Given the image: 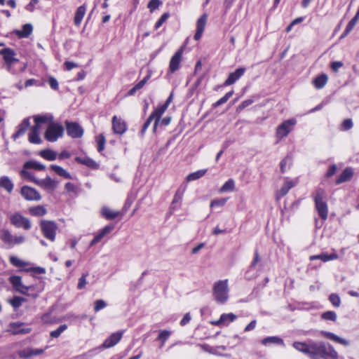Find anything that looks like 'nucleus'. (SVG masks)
<instances>
[{"mask_svg": "<svg viewBox=\"0 0 359 359\" xmlns=\"http://www.w3.org/2000/svg\"><path fill=\"white\" fill-rule=\"evenodd\" d=\"M214 299L219 304H224L229 299L228 279L216 281L212 287Z\"/></svg>", "mask_w": 359, "mask_h": 359, "instance_id": "nucleus-1", "label": "nucleus"}, {"mask_svg": "<svg viewBox=\"0 0 359 359\" xmlns=\"http://www.w3.org/2000/svg\"><path fill=\"white\" fill-rule=\"evenodd\" d=\"M297 123L295 118H290L283 121L276 128V137L278 140L287 137L290 132L294 129V126Z\"/></svg>", "mask_w": 359, "mask_h": 359, "instance_id": "nucleus-2", "label": "nucleus"}, {"mask_svg": "<svg viewBox=\"0 0 359 359\" xmlns=\"http://www.w3.org/2000/svg\"><path fill=\"white\" fill-rule=\"evenodd\" d=\"M40 226L44 237L50 241H54L58 228L57 224L53 221L42 220L40 222Z\"/></svg>", "mask_w": 359, "mask_h": 359, "instance_id": "nucleus-3", "label": "nucleus"}, {"mask_svg": "<svg viewBox=\"0 0 359 359\" xmlns=\"http://www.w3.org/2000/svg\"><path fill=\"white\" fill-rule=\"evenodd\" d=\"M64 133L63 127L55 123H50L45 133V138L51 142H55L62 137Z\"/></svg>", "mask_w": 359, "mask_h": 359, "instance_id": "nucleus-4", "label": "nucleus"}, {"mask_svg": "<svg viewBox=\"0 0 359 359\" xmlns=\"http://www.w3.org/2000/svg\"><path fill=\"white\" fill-rule=\"evenodd\" d=\"M0 239L6 244L9 248L13 247L24 243L25 238L22 236H14L11 232L6 229L0 230Z\"/></svg>", "mask_w": 359, "mask_h": 359, "instance_id": "nucleus-5", "label": "nucleus"}, {"mask_svg": "<svg viewBox=\"0 0 359 359\" xmlns=\"http://www.w3.org/2000/svg\"><path fill=\"white\" fill-rule=\"evenodd\" d=\"M316 210L318 212V216L323 221H325L327 219V203L323 199V195L320 192L316 194Z\"/></svg>", "mask_w": 359, "mask_h": 359, "instance_id": "nucleus-6", "label": "nucleus"}, {"mask_svg": "<svg viewBox=\"0 0 359 359\" xmlns=\"http://www.w3.org/2000/svg\"><path fill=\"white\" fill-rule=\"evenodd\" d=\"M9 219L11 224L17 228H23L25 230H29L32 227L29 219L19 212L11 215Z\"/></svg>", "mask_w": 359, "mask_h": 359, "instance_id": "nucleus-7", "label": "nucleus"}, {"mask_svg": "<svg viewBox=\"0 0 359 359\" xmlns=\"http://www.w3.org/2000/svg\"><path fill=\"white\" fill-rule=\"evenodd\" d=\"M186 189L187 184H182L177 189L169 208L170 214H172L175 210L180 208Z\"/></svg>", "mask_w": 359, "mask_h": 359, "instance_id": "nucleus-8", "label": "nucleus"}, {"mask_svg": "<svg viewBox=\"0 0 359 359\" xmlns=\"http://www.w3.org/2000/svg\"><path fill=\"white\" fill-rule=\"evenodd\" d=\"M66 130L69 136L72 138H80L83 135V128L76 122H69L66 121Z\"/></svg>", "mask_w": 359, "mask_h": 359, "instance_id": "nucleus-9", "label": "nucleus"}, {"mask_svg": "<svg viewBox=\"0 0 359 359\" xmlns=\"http://www.w3.org/2000/svg\"><path fill=\"white\" fill-rule=\"evenodd\" d=\"M20 194L27 201H40L41 198L40 194L35 189L28 186H23Z\"/></svg>", "mask_w": 359, "mask_h": 359, "instance_id": "nucleus-10", "label": "nucleus"}, {"mask_svg": "<svg viewBox=\"0 0 359 359\" xmlns=\"http://www.w3.org/2000/svg\"><path fill=\"white\" fill-rule=\"evenodd\" d=\"M0 55H2L3 59L8 66V69H11V66L14 63L18 62V59L15 57V51L10 48H6L0 50Z\"/></svg>", "mask_w": 359, "mask_h": 359, "instance_id": "nucleus-11", "label": "nucleus"}, {"mask_svg": "<svg viewBox=\"0 0 359 359\" xmlns=\"http://www.w3.org/2000/svg\"><path fill=\"white\" fill-rule=\"evenodd\" d=\"M9 282L13 285L14 290H15L17 292L22 294H27L29 287L22 284L20 276H12L9 278Z\"/></svg>", "mask_w": 359, "mask_h": 359, "instance_id": "nucleus-12", "label": "nucleus"}, {"mask_svg": "<svg viewBox=\"0 0 359 359\" xmlns=\"http://www.w3.org/2000/svg\"><path fill=\"white\" fill-rule=\"evenodd\" d=\"M207 20H208V14L207 13H203L198 19L197 22H196V32L194 36V38L196 41H198L201 38L203 33L204 32L205 25H206Z\"/></svg>", "mask_w": 359, "mask_h": 359, "instance_id": "nucleus-13", "label": "nucleus"}, {"mask_svg": "<svg viewBox=\"0 0 359 359\" xmlns=\"http://www.w3.org/2000/svg\"><path fill=\"white\" fill-rule=\"evenodd\" d=\"M293 347L297 351L304 353L311 359H314V346L302 342H294Z\"/></svg>", "mask_w": 359, "mask_h": 359, "instance_id": "nucleus-14", "label": "nucleus"}, {"mask_svg": "<svg viewBox=\"0 0 359 359\" xmlns=\"http://www.w3.org/2000/svg\"><path fill=\"white\" fill-rule=\"evenodd\" d=\"M112 129L114 133L123 135L127 130V126L123 120L114 116L112 118Z\"/></svg>", "mask_w": 359, "mask_h": 359, "instance_id": "nucleus-15", "label": "nucleus"}, {"mask_svg": "<svg viewBox=\"0 0 359 359\" xmlns=\"http://www.w3.org/2000/svg\"><path fill=\"white\" fill-rule=\"evenodd\" d=\"M354 175L353 168L351 167L346 168L337 177L335 184L339 185L341 183L351 180Z\"/></svg>", "mask_w": 359, "mask_h": 359, "instance_id": "nucleus-16", "label": "nucleus"}, {"mask_svg": "<svg viewBox=\"0 0 359 359\" xmlns=\"http://www.w3.org/2000/svg\"><path fill=\"white\" fill-rule=\"evenodd\" d=\"M123 333V331H120L111 334L107 339L104 340L102 346L104 348H108L115 346L122 338Z\"/></svg>", "mask_w": 359, "mask_h": 359, "instance_id": "nucleus-17", "label": "nucleus"}, {"mask_svg": "<svg viewBox=\"0 0 359 359\" xmlns=\"http://www.w3.org/2000/svg\"><path fill=\"white\" fill-rule=\"evenodd\" d=\"M245 71L246 69L245 67H239L233 72L230 73L228 78L224 81V86H230L233 84L245 74Z\"/></svg>", "mask_w": 359, "mask_h": 359, "instance_id": "nucleus-18", "label": "nucleus"}, {"mask_svg": "<svg viewBox=\"0 0 359 359\" xmlns=\"http://www.w3.org/2000/svg\"><path fill=\"white\" fill-rule=\"evenodd\" d=\"M182 52L183 50L182 48H181L172 57L169 65V70L171 73H174L179 69L180 64L182 60Z\"/></svg>", "mask_w": 359, "mask_h": 359, "instance_id": "nucleus-19", "label": "nucleus"}, {"mask_svg": "<svg viewBox=\"0 0 359 359\" xmlns=\"http://www.w3.org/2000/svg\"><path fill=\"white\" fill-rule=\"evenodd\" d=\"M36 184L53 191L57 187V182L50 177H46L45 179L36 180Z\"/></svg>", "mask_w": 359, "mask_h": 359, "instance_id": "nucleus-20", "label": "nucleus"}, {"mask_svg": "<svg viewBox=\"0 0 359 359\" xmlns=\"http://www.w3.org/2000/svg\"><path fill=\"white\" fill-rule=\"evenodd\" d=\"M114 229V225H107L102 229L97 235H96L94 238L91 241L90 243V246H93L100 242L102 238H104L106 235L109 233Z\"/></svg>", "mask_w": 359, "mask_h": 359, "instance_id": "nucleus-21", "label": "nucleus"}, {"mask_svg": "<svg viewBox=\"0 0 359 359\" xmlns=\"http://www.w3.org/2000/svg\"><path fill=\"white\" fill-rule=\"evenodd\" d=\"M29 126H30L29 118H25L22 121V123L18 126V130L16 131L15 133H14L13 135V138L14 140H16L19 137L23 135L25 133V132L27 131V130L29 128Z\"/></svg>", "mask_w": 359, "mask_h": 359, "instance_id": "nucleus-22", "label": "nucleus"}, {"mask_svg": "<svg viewBox=\"0 0 359 359\" xmlns=\"http://www.w3.org/2000/svg\"><path fill=\"white\" fill-rule=\"evenodd\" d=\"M167 109L165 106L161 105L158 107H157L151 114V116L154 118V124L153 127V130L155 131L157 126L158 125L160 118L163 114L165 111Z\"/></svg>", "mask_w": 359, "mask_h": 359, "instance_id": "nucleus-23", "label": "nucleus"}, {"mask_svg": "<svg viewBox=\"0 0 359 359\" xmlns=\"http://www.w3.org/2000/svg\"><path fill=\"white\" fill-rule=\"evenodd\" d=\"M75 161L93 169H97L99 168V164L89 157L77 156L75 158Z\"/></svg>", "mask_w": 359, "mask_h": 359, "instance_id": "nucleus-24", "label": "nucleus"}, {"mask_svg": "<svg viewBox=\"0 0 359 359\" xmlns=\"http://www.w3.org/2000/svg\"><path fill=\"white\" fill-rule=\"evenodd\" d=\"M358 20H359V8H358L355 16L348 22L343 34L341 36V38H344V37L346 36L353 30V29L355 26Z\"/></svg>", "mask_w": 359, "mask_h": 359, "instance_id": "nucleus-25", "label": "nucleus"}, {"mask_svg": "<svg viewBox=\"0 0 359 359\" xmlns=\"http://www.w3.org/2000/svg\"><path fill=\"white\" fill-rule=\"evenodd\" d=\"M262 344L265 346H269L271 344H278L283 346H285L283 340L279 337L273 336L267 337L262 340Z\"/></svg>", "mask_w": 359, "mask_h": 359, "instance_id": "nucleus-26", "label": "nucleus"}, {"mask_svg": "<svg viewBox=\"0 0 359 359\" xmlns=\"http://www.w3.org/2000/svg\"><path fill=\"white\" fill-rule=\"evenodd\" d=\"M14 184L12 180L7 176L0 177V187L4 189L7 192L11 193L13 189Z\"/></svg>", "mask_w": 359, "mask_h": 359, "instance_id": "nucleus-27", "label": "nucleus"}, {"mask_svg": "<svg viewBox=\"0 0 359 359\" xmlns=\"http://www.w3.org/2000/svg\"><path fill=\"white\" fill-rule=\"evenodd\" d=\"M295 185V182L290 180H287L280 188V189L277 192V198H280L287 194L289 190L292 188Z\"/></svg>", "mask_w": 359, "mask_h": 359, "instance_id": "nucleus-28", "label": "nucleus"}, {"mask_svg": "<svg viewBox=\"0 0 359 359\" xmlns=\"http://www.w3.org/2000/svg\"><path fill=\"white\" fill-rule=\"evenodd\" d=\"M86 11V7L85 5H82L77 8L74 19V22L76 26L80 25Z\"/></svg>", "mask_w": 359, "mask_h": 359, "instance_id": "nucleus-29", "label": "nucleus"}, {"mask_svg": "<svg viewBox=\"0 0 359 359\" xmlns=\"http://www.w3.org/2000/svg\"><path fill=\"white\" fill-rule=\"evenodd\" d=\"M322 334L326 338L330 339L335 342H337V343L341 344L344 346L348 345V342L346 340L338 337L337 335H336L332 332L323 331Z\"/></svg>", "mask_w": 359, "mask_h": 359, "instance_id": "nucleus-30", "label": "nucleus"}, {"mask_svg": "<svg viewBox=\"0 0 359 359\" xmlns=\"http://www.w3.org/2000/svg\"><path fill=\"white\" fill-rule=\"evenodd\" d=\"M25 169H34L36 170H43L46 169V166L35 161H29L24 164Z\"/></svg>", "mask_w": 359, "mask_h": 359, "instance_id": "nucleus-31", "label": "nucleus"}, {"mask_svg": "<svg viewBox=\"0 0 359 359\" xmlns=\"http://www.w3.org/2000/svg\"><path fill=\"white\" fill-rule=\"evenodd\" d=\"M102 215L107 219H113L120 215V212L114 211L109 208L104 207L102 209Z\"/></svg>", "mask_w": 359, "mask_h": 359, "instance_id": "nucleus-32", "label": "nucleus"}, {"mask_svg": "<svg viewBox=\"0 0 359 359\" xmlns=\"http://www.w3.org/2000/svg\"><path fill=\"white\" fill-rule=\"evenodd\" d=\"M50 169L53 170L56 174L63 177L65 179H72V176L69 172L59 165H50Z\"/></svg>", "mask_w": 359, "mask_h": 359, "instance_id": "nucleus-33", "label": "nucleus"}, {"mask_svg": "<svg viewBox=\"0 0 359 359\" xmlns=\"http://www.w3.org/2000/svg\"><path fill=\"white\" fill-rule=\"evenodd\" d=\"M206 172L207 169L197 170L188 175L186 177V180L187 182L196 180L204 176Z\"/></svg>", "mask_w": 359, "mask_h": 359, "instance_id": "nucleus-34", "label": "nucleus"}, {"mask_svg": "<svg viewBox=\"0 0 359 359\" xmlns=\"http://www.w3.org/2000/svg\"><path fill=\"white\" fill-rule=\"evenodd\" d=\"M29 213L33 216H43L47 213L46 209L42 205H37L29 208Z\"/></svg>", "mask_w": 359, "mask_h": 359, "instance_id": "nucleus-35", "label": "nucleus"}, {"mask_svg": "<svg viewBox=\"0 0 359 359\" xmlns=\"http://www.w3.org/2000/svg\"><path fill=\"white\" fill-rule=\"evenodd\" d=\"M328 81V76L325 74H321L316 77V88H323Z\"/></svg>", "mask_w": 359, "mask_h": 359, "instance_id": "nucleus-36", "label": "nucleus"}, {"mask_svg": "<svg viewBox=\"0 0 359 359\" xmlns=\"http://www.w3.org/2000/svg\"><path fill=\"white\" fill-rule=\"evenodd\" d=\"M32 32V26L30 24H26L23 25L22 29L17 31L16 34L20 38L27 37L30 35Z\"/></svg>", "mask_w": 359, "mask_h": 359, "instance_id": "nucleus-37", "label": "nucleus"}, {"mask_svg": "<svg viewBox=\"0 0 359 359\" xmlns=\"http://www.w3.org/2000/svg\"><path fill=\"white\" fill-rule=\"evenodd\" d=\"M259 261V254L256 251L255 252V257H254L253 261L250 264L249 269L246 272V278L247 279L250 280L255 277L254 275H250V273L252 270H253L255 269V266L257 265V264L258 263Z\"/></svg>", "mask_w": 359, "mask_h": 359, "instance_id": "nucleus-38", "label": "nucleus"}, {"mask_svg": "<svg viewBox=\"0 0 359 359\" xmlns=\"http://www.w3.org/2000/svg\"><path fill=\"white\" fill-rule=\"evenodd\" d=\"M39 154L41 157L48 161H54L57 157L56 153L50 149L42 150Z\"/></svg>", "mask_w": 359, "mask_h": 359, "instance_id": "nucleus-39", "label": "nucleus"}, {"mask_svg": "<svg viewBox=\"0 0 359 359\" xmlns=\"http://www.w3.org/2000/svg\"><path fill=\"white\" fill-rule=\"evenodd\" d=\"M237 318V316L232 313H223L220 316V321H222L224 325H229V323L233 322Z\"/></svg>", "mask_w": 359, "mask_h": 359, "instance_id": "nucleus-40", "label": "nucleus"}, {"mask_svg": "<svg viewBox=\"0 0 359 359\" xmlns=\"http://www.w3.org/2000/svg\"><path fill=\"white\" fill-rule=\"evenodd\" d=\"M320 318L323 320L335 322L337 320V316L333 311H327L321 314Z\"/></svg>", "mask_w": 359, "mask_h": 359, "instance_id": "nucleus-41", "label": "nucleus"}, {"mask_svg": "<svg viewBox=\"0 0 359 359\" xmlns=\"http://www.w3.org/2000/svg\"><path fill=\"white\" fill-rule=\"evenodd\" d=\"M338 255L336 253H332L330 255L323 253L318 255H316V259H321L323 262H327L330 260L337 259Z\"/></svg>", "mask_w": 359, "mask_h": 359, "instance_id": "nucleus-42", "label": "nucleus"}, {"mask_svg": "<svg viewBox=\"0 0 359 359\" xmlns=\"http://www.w3.org/2000/svg\"><path fill=\"white\" fill-rule=\"evenodd\" d=\"M25 302H26L25 298L18 296H15L12 299L9 300L10 304L15 309L19 308Z\"/></svg>", "mask_w": 359, "mask_h": 359, "instance_id": "nucleus-43", "label": "nucleus"}, {"mask_svg": "<svg viewBox=\"0 0 359 359\" xmlns=\"http://www.w3.org/2000/svg\"><path fill=\"white\" fill-rule=\"evenodd\" d=\"M233 94V90L228 92L222 98H220L218 101L215 102L212 104V107L215 108V107H217L226 103L229 100V99L232 96Z\"/></svg>", "mask_w": 359, "mask_h": 359, "instance_id": "nucleus-44", "label": "nucleus"}, {"mask_svg": "<svg viewBox=\"0 0 359 359\" xmlns=\"http://www.w3.org/2000/svg\"><path fill=\"white\" fill-rule=\"evenodd\" d=\"M233 94V90L228 92L222 98H220L218 101L215 102L212 104V107L215 108V107H217L226 103L229 100V99L232 96Z\"/></svg>", "mask_w": 359, "mask_h": 359, "instance_id": "nucleus-45", "label": "nucleus"}, {"mask_svg": "<svg viewBox=\"0 0 359 359\" xmlns=\"http://www.w3.org/2000/svg\"><path fill=\"white\" fill-rule=\"evenodd\" d=\"M29 141L32 144H41V140L39 136V133L30 131L29 133Z\"/></svg>", "mask_w": 359, "mask_h": 359, "instance_id": "nucleus-46", "label": "nucleus"}, {"mask_svg": "<svg viewBox=\"0 0 359 359\" xmlns=\"http://www.w3.org/2000/svg\"><path fill=\"white\" fill-rule=\"evenodd\" d=\"M171 334V332L164 330L160 332L158 339L161 341V346H163L167 339L169 338V337Z\"/></svg>", "mask_w": 359, "mask_h": 359, "instance_id": "nucleus-47", "label": "nucleus"}, {"mask_svg": "<svg viewBox=\"0 0 359 359\" xmlns=\"http://www.w3.org/2000/svg\"><path fill=\"white\" fill-rule=\"evenodd\" d=\"M96 142L97 144V151L99 152L102 151L104 149V145L106 142L104 135L100 134L98 136H97Z\"/></svg>", "mask_w": 359, "mask_h": 359, "instance_id": "nucleus-48", "label": "nucleus"}, {"mask_svg": "<svg viewBox=\"0 0 359 359\" xmlns=\"http://www.w3.org/2000/svg\"><path fill=\"white\" fill-rule=\"evenodd\" d=\"M235 183L234 181L231 179L226 181L223 186L221 187L220 191L222 192H226L229 191H233L234 189Z\"/></svg>", "mask_w": 359, "mask_h": 359, "instance_id": "nucleus-49", "label": "nucleus"}, {"mask_svg": "<svg viewBox=\"0 0 359 359\" xmlns=\"http://www.w3.org/2000/svg\"><path fill=\"white\" fill-rule=\"evenodd\" d=\"M67 328V325H61L55 330L51 331L50 335L53 338H57Z\"/></svg>", "mask_w": 359, "mask_h": 359, "instance_id": "nucleus-50", "label": "nucleus"}, {"mask_svg": "<svg viewBox=\"0 0 359 359\" xmlns=\"http://www.w3.org/2000/svg\"><path fill=\"white\" fill-rule=\"evenodd\" d=\"M329 300L334 307H339L341 304V299L336 293H332L329 297Z\"/></svg>", "mask_w": 359, "mask_h": 359, "instance_id": "nucleus-51", "label": "nucleus"}, {"mask_svg": "<svg viewBox=\"0 0 359 359\" xmlns=\"http://www.w3.org/2000/svg\"><path fill=\"white\" fill-rule=\"evenodd\" d=\"M291 163H292V158L290 156H287L285 158H284L280 162L281 172L284 173L287 170L286 166L288 165V167H290Z\"/></svg>", "mask_w": 359, "mask_h": 359, "instance_id": "nucleus-52", "label": "nucleus"}, {"mask_svg": "<svg viewBox=\"0 0 359 359\" xmlns=\"http://www.w3.org/2000/svg\"><path fill=\"white\" fill-rule=\"evenodd\" d=\"M20 326V324H18L17 323H14L13 324H11V327L15 330V334H20V333H22V334H27V333H29L30 332V329L29 328H22V329H18Z\"/></svg>", "mask_w": 359, "mask_h": 359, "instance_id": "nucleus-53", "label": "nucleus"}, {"mask_svg": "<svg viewBox=\"0 0 359 359\" xmlns=\"http://www.w3.org/2000/svg\"><path fill=\"white\" fill-rule=\"evenodd\" d=\"M161 4L162 2L160 0H150L147 7L151 12H153L154 10L157 9Z\"/></svg>", "mask_w": 359, "mask_h": 359, "instance_id": "nucleus-54", "label": "nucleus"}, {"mask_svg": "<svg viewBox=\"0 0 359 359\" xmlns=\"http://www.w3.org/2000/svg\"><path fill=\"white\" fill-rule=\"evenodd\" d=\"M10 262L15 266L17 267H22L25 266V262L22 260L20 259L17 257H10Z\"/></svg>", "mask_w": 359, "mask_h": 359, "instance_id": "nucleus-55", "label": "nucleus"}, {"mask_svg": "<svg viewBox=\"0 0 359 359\" xmlns=\"http://www.w3.org/2000/svg\"><path fill=\"white\" fill-rule=\"evenodd\" d=\"M169 16H170L169 13H163L161 16V18L158 19V20L156 22L154 28L156 29H158L163 25V23L165 22L168 20Z\"/></svg>", "mask_w": 359, "mask_h": 359, "instance_id": "nucleus-56", "label": "nucleus"}, {"mask_svg": "<svg viewBox=\"0 0 359 359\" xmlns=\"http://www.w3.org/2000/svg\"><path fill=\"white\" fill-rule=\"evenodd\" d=\"M107 306V303L102 299H98L95 302L94 311L95 312L99 311L100 310L105 308Z\"/></svg>", "mask_w": 359, "mask_h": 359, "instance_id": "nucleus-57", "label": "nucleus"}, {"mask_svg": "<svg viewBox=\"0 0 359 359\" xmlns=\"http://www.w3.org/2000/svg\"><path fill=\"white\" fill-rule=\"evenodd\" d=\"M304 20V17H299L296 19H294L286 28V32H289L292 30V27L302 22H303Z\"/></svg>", "mask_w": 359, "mask_h": 359, "instance_id": "nucleus-58", "label": "nucleus"}, {"mask_svg": "<svg viewBox=\"0 0 359 359\" xmlns=\"http://www.w3.org/2000/svg\"><path fill=\"white\" fill-rule=\"evenodd\" d=\"M353 127V122L351 118L345 119L341 124V128L343 130H350Z\"/></svg>", "mask_w": 359, "mask_h": 359, "instance_id": "nucleus-59", "label": "nucleus"}, {"mask_svg": "<svg viewBox=\"0 0 359 359\" xmlns=\"http://www.w3.org/2000/svg\"><path fill=\"white\" fill-rule=\"evenodd\" d=\"M337 165L335 164H332L328 168V169L326 172L325 176L328 178L331 177L337 172Z\"/></svg>", "mask_w": 359, "mask_h": 359, "instance_id": "nucleus-60", "label": "nucleus"}, {"mask_svg": "<svg viewBox=\"0 0 359 359\" xmlns=\"http://www.w3.org/2000/svg\"><path fill=\"white\" fill-rule=\"evenodd\" d=\"M87 276H88L87 273L83 274L81 276V277L79 279V283H78V285H77V287L79 289L81 290L83 287H85L86 285L87 284V281H86Z\"/></svg>", "mask_w": 359, "mask_h": 359, "instance_id": "nucleus-61", "label": "nucleus"}, {"mask_svg": "<svg viewBox=\"0 0 359 359\" xmlns=\"http://www.w3.org/2000/svg\"><path fill=\"white\" fill-rule=\"evenodd\" d=\"M21 175L25 178L29 179V180H31L32 182H33L35 184H36V180H38V179H36L31 172H29L27 170H22L21 171Z\"/></svg>", "mask_w": 359, "mask_h": 359, "instance_id": "nucleus-62", "label": "nucleus"}, {"mask_svg": "<svg viewBox=\"0 0 359 359\" xmlns=\"http://www.w3.org/2000/svg\"><path fill=\"white\" fill-rule=\"evenodd\" d=\"M19 355L20 358H29L33 356L32 355V349L28 348L19 352Z\"/></svg>", "mask_w": 359, "mask_h": 359, "instance_id": "nucleus-63", "label": "nucleus"}, {"mask_svg": "<svg viewBox=\"0 0 359 359\" xmlns=\"http://www.w3.org/2000/svg\"><path fill=\"white\" fill-rule=\"evenodd\" d=\"M64 66H65L66 70L70 71L73 68L78 67L79 65L77 63H76V62H74L66 61L64 63Z\"/></svg>", "mask_w": 359, "mask_h": 359, "instance_id": "nucleus-64", "label": "nucleus"}]
</instances>
